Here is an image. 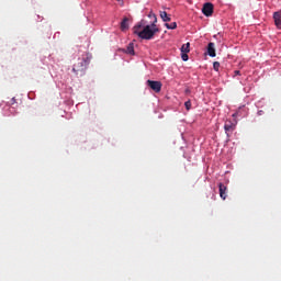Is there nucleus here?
I'll return each mask as SVG.
<instances>
[{
  "instance_id": "1",
  "label": "nucleus",
  "mask_w": 281,
  "mask_h": 281,
  "mask_svg": "<svg viewBox=\"0 0 281 281\" xmlns=\"http://www.w3.org/2000/svg\"><path fill=\"white\" fill-rule=\"evenodd\" d=\"M159 32V27H157V24L150 23L146 25V22L142 20L134 26V34L138 36V38H142L143 41H150L154 38L155 34Z\"/></svg>"
},
{
  "instance_id": "2",
  "label": "nucleus",
  "mask_w": 281,
  "mask_h": 281,
  "mask_svg": "<svg viewBox=\"0 0 281 281\" xmlns=\"http://www.w3.org/2000/svg\"><path fill=\"white\" fill-rule=\"evenodd\" d=\"M89 63H91V55L87 53L82 56V58H78L77 63L72 66V71L76 76L82 77L87 71V67H89Z\"/></svg>"
},
{
  "instance_id": "3",
  "label": "nucleus",
  "mask_w": 281,
  "mask_h": 281,
  "mask_svg": "<svg viewBox=\"0 0 281 281\" xmlns=\"http://www.w3.org/2000/svg\"><path fill=\"white\" fill-rule=\"evenodd\" d=\"M202 13L204 16H212V14H214V4L205 2L202 8Z\"/></svg>"
},
{
  "instance_id": "4",
  "label": "nucleus",
  "mask_w": 281,
  "mask_h": 281,
  "mask_svg": "<svg viewBox=\"0 0 281 281\" xmlns=\"http://www.w3.org/2000/svg\"><path fill=\"white\" fill-rule=\"evenodd\" d=\"M147 85L149 88L153 89L156 93H159L161 91V83L160 81H153V80H147Z\"/></svg>"
},
{
  "instance_id": "5",
  "label": "nucleus",
  "mask_w": 281,
  "mask_h": 281,
  "mask_svg": "<svg viewBox=\"0 0 281 281\" xmlns=\"http://www.w3.org/2000/svg\"><path fill=\"white\" fill-rule=\"evenodd\" d=\"M220 196L225 201L227 199V186L223 184V182L218 183Z\"/></svg>"
},
{
  "instance_id": "6",
  "label": "nucleus",
  "mask_w": 281,
  "mask_h": 281,
  "mask_svg": "<svg viewBox=\"0 0 281 281\" xmlns=\"http://www.w3.org/2000/svg\"><path fill=\"white\" fill-rule=\"evenodd\" d=\"M207 54L211 58L216 57V48H214V43L210 42L207 45Z\"/></svg>"
},
{
  "instance_id": "7",
  "label": "nucleus",
  "mask_w": 281,
  "mask_h": 281,
  "mask_svg": "<svg viewBox=\"0 0 281 281\" xmlns=\"http://www.w3.org/2000/svg\"><path fill=\"white\" fill-rule=\"evenodd\" d=\"M273 20H274V25H277V27H281V11H277L273 13Z\"/></svg>"
},
{
  "instance_id": "8",
  "label": "nucleus",
  "mask_w": 281,
  "mask_h": 281,
  "mask_svg": "<svg viewBox=\"0 0 281 281\" xmlns=\"http://www.w3.org/2000/svg\"><path fill=\"white\" fill-rule=\"evenodd\" d=\"M125 54H128L130 56H135V44L134 43H130L126 47V49L124 50Z\"/></svg>"
},
{
  "instance_id": "9",
  "label": "nucleus",
  "mask_w": 281,
  "mask_h": 281,
  "mask_svg": "<svg viewBox=\"0 0 281 281\" xmlns=\"http://www.w3.org/2000/svg\"><path fill=\"white\" fill-rule=\"evenodd\" d=\"M160 19L164 23H168L170 21V15H168V12L166 11H160Z\"/></svg>"
},
{
  "instance_id": "10",
  "label": "nucleus",
  "mask_w": 281,
  "mask_h": 281,
  "mask_svg": "<svg viewBox=\"0 0 281 281\" xmlns=\"http://www.w3.org/2000/svg\"><path fill=\"white\" fill-rule=\"evenodd\" d=\"M180 49L181 54H190V43L183 44Z\"/></svg>"
},
{
  "instance_id": "11",
  "label": "nucleus",
  "mask_w": 281,
  "mask_h": 281,
  "mask_svg": "<svg viewBox=\"0 0 281 281\" xmlns=\"http://www.w3.org/2000/svg\"><path fill=\"white\" fill-rule=\"evenodd\" d=\"M121 30L123 32L128 30V19L127 18L123 19V21L121 22Z\"/></svg>"
},
{
  "instance_id": "12",
  "label": "nucleus",
  "mask_w": 281,
  "mask_h": 281,
  "mask_svg": "<svg viewBox=\"0 0 281 281\" xmlns=\"http://www.w3.org/2000/svg\"><path fill=\"white\" fill-rule=\"evenodd\" d=\"M148 18L153 20L154 25H157V15L154 12H149Z\"/></svg>"
},
{
  "instance_id": "13",
  "label": "nucleus",
  "mask_w": 281,
  "mask_h": 281,
  "mask_svg": "<svg viewBox=\"0 0 281 281\" xmlns=\"http://www.w3.org/2000/svg\"><path fill=\"white\" fill-rule=\"evenodd\" d=\"M165 26L167 27V30H177V22H172V23H166Z\"/></svg>"
},
{
  "instance_id": "14",
  "label": "nucleus",
  "mask_w": 281,
  "mask_h": 281,
  "mask_svg": "<svg viewBox=\"0 0 281 281\" xmlns=\"http://www.w3.org/2000/svg\"><path fill=\"white\" fill-rule=\"evenodd\" d=\"M224 130L226 131V133H229V131H234V125L232 123H226L224 125Z\"/></svg>"
},
{
  "instance_id": "15",
  "label": "nucleus",
  "mask_w": 281,
  "mask_h": 281,
  "mask_svg": "<svg viewBox=\"0 0 281 281\" xmlns=\"http://www.w3.org/2000/svg\"><path fill=\"white\" fill-rule=\"evenodd\" d=\"M213 69H214V71H218V69H221V63L214 61L213 63Z\"/></svg>"
},
{
  "instance_id": "16",
  "label": "nucleus",
  "mask_w": 281,
  "mask_h": 281,
  "mask_svg": "<svg viewBox=\"0 0 281 281\" xmlns=\"http://www.w3.org/2000/svg\"><path fill=\"white\" fill-rule=\"evenodd\" d=\"M184 106H186L187 111H190V109H192V102L186 101Z\"/></svg>"
},
{
  "instance_id": "17",
  "label": "nucleus",
  "mask_w": 281,
  "mask_h": 281,
  "mask_svg": "<svg viewBox=\"0 0 281 281\" xmlns=\"http://www.w3.org/2000/svg\"><path fill=\"white\" fill-rule=\"evenodd\" d=\"M181 58H182V60L184 61V63H187V60H188V53H181Z\"/></svg>"
},
{
  "instance_id": "18",
  "label": "nucleus",
  "mask_w": 281,
  "mask_h": 281,
  "mask_svg": "<svg viewBox=\"0 0 281 281\" xmlns=\"http://www.w3.org/2000/svg\"><path fill=\"white\" fill-rule=\"evenodd\" d=\"M234 74L235 76H240V70H235Z\"/></svg>"
},
{
  "instance_id": "19",
  "label": "nucleus",
  "mask_w": 281,
  "mask_h": 281,
  "mask_svg": "<svg viewBox=\"0 0 281 281\" xmlns=\"http://www.w3.org/2000/svg\"><path fill=\"white\" fill-rule=\"evenodd\" d=\"M16 103V99L15 98H12L11 99V104H15Z\"/></svg>"
},
{
  "instance_id": "20",
  "label": "nucleus",
  "mask_w": 281,
  "mask_h": 281,
  "mask_svg": "<svg viewBox=\"0 0 281 281\" xmlns=\"http://www.w3.org/2000/svg\"><path fill=\"white\" fill-rule=\"evenodd\" d=\"M262 113H265L262 110H259L258 112H257V115H262Z\"/></svg>"
},
{
  "instance_id": "21",
  "label": "nucleus",
  "mask_w": 281,
  "mask_h": 281,
  "mask_svg": "<svg viewBox=\"0 0 281 281\" xmlns=\"http://www.w3.org/2000/svg\"><path fill=\"white\" fill-rule=\"evenodd\" d=\"M119 3H121L122 5H124V0H116Z\"/></svg>"
}]
</instances>
